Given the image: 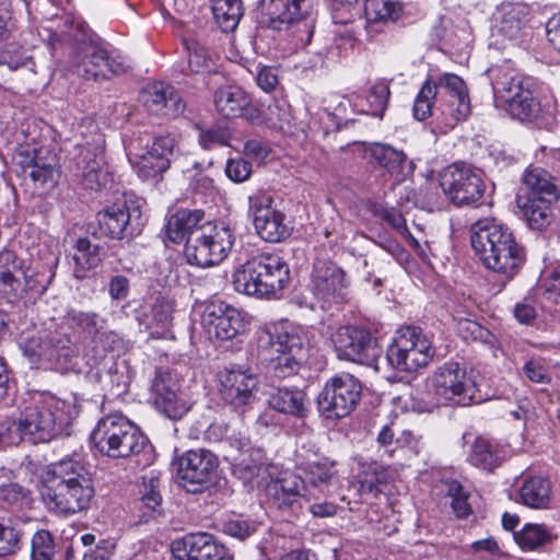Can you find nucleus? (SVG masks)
I'll return each instance as SVG.
<instances>
[{
	"instance_id": "nucleus-1",
	"label": "nucleus",
	"mask_w": 560,
	"mask_h": 560,
	"mask_svg": "<svg viewBox=\"0 0 560 560\" xmlns=\"http://www.w3.org/2000/svg\"><path fill=\"white\" fill-rule=\"evenodd\" d=\"M45 508L68 517L86 510L95 494L89 469L80 460L62 458L50 464L38 483Z\"/></svg>"
},
{
	"instance_id": "nucleus-2",
	"label": "nucleus",
	"mask_w": 560,
	"mask_h": 560,
	"mask_svg": "<svg viewBox=\"0 0 560 560\" xmlns=\"http://www.w3.org/2000/svg\"><path fill=\"white\" fill-rule=\"evenodd\" d=\"M472 249L482 265L512 279L525 262L524 248L508 225L494 218H483L470 228Z\"/></svg>"
},
{
	"instance_id": "nucleus-3",
	"label": "nucleus",
	"mask_w": 560,
	"mask_h": 560,
	"mask_svg": "<svg viewBox=\"0 0 560 560\" xmlns=\"http://www.w3.org/2000/svg\"><path fill=\"white\" fill-rule=\"evenodd\" d=\"M50 37L72 42L74 72L85 80L108 79L110 75L124 73L128 68L121 57L109 56L104 48L94 43L89 30L80 22L67 19L63 28L55 31Z\"/></svg>"
},
{
	"instance_id": "nucleus-4",
	"label": "nucleus",
	"mask_w": 560,
	"mask_h": 560,
	"mask_svg": "<svg viewBox=\"0 0 560 560\" xmlns=\"http://www.w3.org/2000/svg\"><path fill=\"white\" fill-rule=\"evenodd\" d=\"M289 281L288 262L277 254L264 253L241 265L233 273L232 283L238 293L277 299Z\"/></svg>"
},
{
	"instance_id": "nucleus-5",
	"label": "nucleus",
	"mask_w": 560,
	"mask_h": 560,
	"mask_svg": "<svg viewBox=\"0 0 560 560\" xmlns=\"http://www.w3.org/2000/svg\"><path fill=\"white\" fill-rule=\"evenodd\" d=\"M75 416V408L61 400L30 406L12 422L16 444L26 442L36 445L69 435L68 430Z\"/></svg>"
},
{
	"instance_id": "nucleus-6",
	"label": "nucleus",
	"mask_w": 560,
	"mask_h": 560,
	"mask_svg": "<svg viewBox=\"0 0 560 560\" xmlns=\"http://www.w3.org/2000/svg\"><path fill=\"white\" fill-rule=\"evenodd\" d=\"M91 442L101 454L116 459L141 453L147 438L125 416L113 413L98 420L91 433Z\"/></svg>"
},
{
	"instance_id": "nucleus-7",
	"label": "nucleus",
	"mask_w": 560,
	"mask_h": 560,
	"mask_svg": "<svg viewBox=\"0 0 560 560\" xmlns=\"http://www.w3.org/2000/svg\"><path fill=\"white\" fill-rule=\"evenodd\" d=\"M24 357L36 369L68 372L78 355L70 335L62 330H42L21 343Z\"/></svg>"
},
{
	"instance_id": "nucleus-8",
	"label": "nucleus",
	"mask_w": 560,
	"mask_h": 560,
	"mask_svg": "<svg viewBox=\"0 0 560 560\" xmlns=\"http://www.w3.org/2000/svg\"><path fill=\"white\" fill-rule=\"evenodd\" d=\"M489 73L495 100L512 117L530 120L538 116L540 103L534 95L530 79L510 75L502 68H492Z\"/></svg>"
},
{
	"instance_id": "nucleus-9",
	"label": "nucleus",
	"mask_w": 560,
	"mask_h": 560,
	"mask_svg": "<svg viewBox=\"0 0 560 560\" xmlns=\"http://www.w3.org/2000/svg\"><path fill=\"white\" fill-rule=\"evenodd\" d=\"M434 355L429 338L421 328L409 326L400 328L387 348L386 361L400 372H413L427 366Z\"/></svg>"
},
{
	"instance_id": "nucleus-10",
	"label": "nucleus",
	"mask_w": 560,
	"mask_h": 560,
	"mask_svg": "<svg viewBox=\"0 0 560 560\" xmlns=\"http://www.w3.org/2000/svg\"><path fill=\"white\" fill-rule=\"evenodd\" d=\"M233 243L234 235L229 226L210 224L187 241L184 254L189 265L207 268L223 261Z\"/></svg>"
},
{
	"instance_id": "nucleus-11",
	"label": "nucleus",
	"mask_w": 560,
	"mask_h": 560,
	"mask_svg": "<svg viewBox=\"0 0 560 560\" xmlns=\"http://www.w3.org/2000/svg\"><path fill=\"white\" fill-rule=\"evenodd\" d=\"M305 0H261V24L273 31L296 27V39L308 45L314 33V22L303 9Z\"/></svg>"
},
{
	"instance_id": "nucleus-12",
	"label": "nucleus",
	"mask_w": 560,
	"mask_h": 560,
	"mask_svg": "<svg viewBox=\"0 0 560 560\" xmlns=\"http://www.w3.org/2000/svg\"><path fill=\"white\" fill-rule=\"evenodd\" d=\"M339 359L373 366L381 358L382 348L372 332L361 326H341L331 335Z\"/></svg>"
},
{
	"instance_id": "nucleus-13",
	"label": "nucleus",
	"mask_w": 560,
	"mask_h": 560,
	"mask_svg": "<svg viewBox=\"0 0 560 560\" xmlns=\"http://www.w3.org/2000/svg\"><path fill=\"white\" fill-rule=\"evenodd\" d=\"M361 382L349 373H341L326 382L317 398L318 410L326 418L349 416L360 401Z\"/></svg>"
},
{
	"instance_id": "nucleus-14",
	"label": "nucleus",
	"mask_w": 560,
	"mask_h": 560,
	"mask_svg": "<svg viewBox=\"0 0 560 560\" xmlns=\"http://www.w3.org/2000/svg\"><path fill=\"white\" fill-rule=\"evenodd\" d=\"M97 221L101 232L113 240L131 238L144 226L141 205L126 196L100 211Z\"/></svg>"
},
{
	"instance_id": "nucleus-15",
	"label": "nucleus",
	"mask_w": 560,
	"mask_h": 560,
	"mask_svg": "<svg viewBox=\"0 0 560 560\" xmlns=\"http://www.w3.org/2000/svg\"><path fill=\"white\" fill-rule=\"evenodd\" d=\"M441 187L450 200L458 207L477 205L485 194L480 175L470 166L454 163L441 175Z\"/></svg>"
},
{
	"instance_id": "nucleus-16",
	"label": "nucleus",
	"mask_w": 560,
	"mask_h": 560,
	"mask_svg": "<svg viewBox=\"0 0 560 560\" xmlns=\"http://www.w3.org/2000/svg\"><path fill=\"white\" fill-rule=\"evenodd\" d=\"M150 390L156 409L170 419H180L190 409L180 393L179 378L170 368L155 369Z\"/></svg>"
},
{
	"instance_id": "nucleus-17",
	"label": "nucleus",
	"mask_w": 560,
	"mask_h": 560,
	"mask_svg": "<svg viewBox=\"0 0 560 560\" xmlns=\"http://www.w3.org/2000/svg\"><path fill=\"white\" fill-rule=\"evenodd\" d=\"M432 386L443 402L466 405L472 399L474 382L458 362H445L438 368L432 376Z\"/></svg>"
},
{
	"instance_id": "nucleus-18",
	"label": "nucleus",
	"mask_w": 560,
	"mask_h": 560,
	"mask_svg": "<svg viewBox=\"0 0 560 560\" xmlns=\"http://www.w3.org/2000/svg\"><path fill=\"white\" fill-rule=\"evenodd\" d=\"M218 467L214 453L205 448L189 450L178 458L177 478L187 491L195 493L212 481Z\"/></svg>"
},
{
	"instance_id": "nucleus-19",
	"label": "nucleus",
	"mask_w": 560,
	"mask_h": 560,
	"mask_svg": "<svg viewBox=\"0 0 560 560\" xmlns=\"http://www.w3.org/2000/svg\"><path fill=\"white\" fill-rule=\"evenodd\" d=\"M202 326L210 339L226 341L245 331L243 314L223 301L210 302L202 314Z\"/></svg>"
},
{
	"instance_id": "nucleus-20",
	"label": "nucleus",
	"mask_w": 560,
	"mask_h": 560,
	"mask_svg": "<svg viewBox=\"0 0 560 560\" xmlns=\"http://www.w3.org/2000/svg\"><path fill=\"white\" fill-rule=\"evenodd\" d=\"M257 348L259 353H293L307 355V340L302 329L284 320L272 324L258 334Z\"/></svg>"
},
{
	"instance_id": "nucleus-21",
	"label": "nucleus",
	"mask_w": 560,
	"mask_h": 560,
	"mask_svg": "<svg viewBox=\"0 0 560 560\" xmlns=\"http://www.w3.org/2000/svg\"><path fill=\"white\" fill-rule=\"evenodd\" d=\"M73 174L84 189L100 190L112 180L105 165L103 149L98 144L79 148L74 158Z\"/></svg>"
},
{
	"instance_id": "nucleus-22",
	"label": "nucleus",
	"mask_w": 560,
	"mask_h": 560,
	"mask_svg": "<svg viewBox=\"0 0 560 560\" xmlns=\"http://www.w3.org/2000/svg\"><path fill=\"white\" fill-rule=\"evenodd\" d=\"M347 288L346 273L335 262L325 259H317L314 262L311 290L319 302L343 300Z\"/></svg>"
},
{
	"instance_id": "nucleus-23",
	"label": "nucleus",
	"mask_w": 560,
	"mask_h": 560,
	"mask_svg": "<svg viewBox=\"0 0 560 560\" xmlns=\"http://www.w3.org/2000/svg\"><path fill=\"white\" fill-rule=\"evenodd\" d=\"M177 560H233L232 555L212 535L192 533L172 544Z\"/></svg>"
},
{
	"instance_id": "nucleus-24",
	"label": "nucleus",
	"mask_w": 560,
	"mask_h": 560,
	"mask_svg": "<svg viewBox=\"0 0 560 560\" xmlns=\"http://www.w3.org/2000/svg\"><path fill=\"white\" fill-rule=\"evenodd\" d=\"M175 139L171 136L156 137L142 154L129 158L139 177L144 180L158 179L170 168L174 154Z\"/></svg>"
},
{
	"instance_id": "nucleus-25",
	"label": "nucleus",
	"mask_w": 560,
	"mask_h": 560,
	"mask_svg": "<svg viewBox=\"0 0 560 560\" xmlns=\"http://www.w3.org/2000/svg\"><path fill=\"white\" fill-rule=\"evenodd\" d=\"M220 384L222 398L235 408L248 406L255 400L254 389L258 380L249 369H225L220 373Z\"/></svg>"
},
{
	"instance_id": "nucleus-26",
	"label": "nucleus",
	"mask_w": 560,
	"mask_h": 560,
	"mask_svg": "<svg viewBox=\"0 0 560 560\" xmlns=\"http://www.w3.org/2000/svg\"><path fill=\"white\" fill-rule=\"evenodd\" d=\"M365 156L374 168H380L393 177L397 183L405 180L413 173V162L394 147L374 142L365 149Z\"/></svg>"
},
{
	"instance_id": "nucleus-27",
	"label": "nucleus",
	"mask_w": 560,
	"mask_h": 560,
	"mask_svg": "<svg viewBox=\"0 0 560 560\" xmlns=\"http://www.w3.org/2000/svg\"><path fill=\"white\" fill-rule=\"evenodd\" d=\"M144 107L153 115L177 117L184 113L186 104L174 86L165 82H154L141 93Z\"/></svg>"
},
{
	"instance_id": "nucleus-28",
	"label": "nucleus",
	"mask_w": 560,
	"mask_h": 560,
	"mask_svg": "<svg viewBox=\"0 0 560 560\" xmlns=\"http://www.w3.org/2000/svg\"><path fill=\"white\" fill-rule=\"evenodd\" d=\"M436 86L438 96L446 95L447 105L441 109L442 114H448L455 120H463L470 114V100L468 89L464 80L454 73H443L438 80H432Z\"/></svg>"
},
{
	"instance_id": "nucleus-29",
	"label": "nucleus",
	"mask_w": 560,
	"mask_h": 560,
	"mask_svg": "<svg viewBox=\"0 0 560 560\" xmlns=\"http://www.w3.org/2000/svg\"><path fill=\"white\" fill-rule=\"evenodd\" d=\"M205 221V212L199 209H178L167 220L166 235L176 244L190 240L197 231H203L210 225Z\"/></svg>"
},
{
	"instance_id": "nucleus-30",
	"label": "nucleus",
	"mask_w": 560,
	"mask_h": 560,
	"mask_svg": "<svg viewBox=\"0 0 560 560\" xmlns=\"http://www.w3.org/2000/svg\"><path fill=\"white\" fill-rule=\"evenodd\" d=\"M271 409L299 419L308 413V400L306 394L298 387H277L268 397Z\"/></svg>"
},
{
	"instance_id": "nucleus-31",
	"label": "nucleus",
	"mask_w": 560,
	"mask_h": 560,
	"mask_svg": "<svg viewBox=\"0 0 560 560\" xmlns=\"http://www.w3.org/2000/svg\"><path fill=\"white\" fill-rule=\"evenodd\" d=\"M174 307L175 303L173 300L159 296L151 307V322H144L139 316L137 317L139 325H144L145 330H149L153 338L174 339L172 331Z\"/></svg>"
},
{
	"instance_id": "nucleus-32",
	"label": "nucleus",
	"mask_w": 560,
	"mask_h": 560,
	"mask_svg": "<svg viewBox=\"0 0 560 560\" xmlns=\"http://www.w3.org/2000/svg\"><path fill=\"white\" fill-rule=\"evenodd\" d=\"M521 502L529 509L546 510L551 508L553 486L549 478L535 475L527 476L518 490Z\"/></svg>"
},
{
	"instance_id": "nucleus-33",
	"label": "nucleus",
	"mask_w": 560,
	"mask_h": 560,
	"mask_svg": "<svg viewBox=\"0 0 560 560\" xmlns=\"http://www.w3.org/2000/svg\"><path fill=\"white\" fill-rule=\"evenodd\" d=\"M529 8L524 3H502L494 14V28L502 36L513 39L528 21Z\"/></svg>"
},
{
	"instance_id": "nucleus-34",
	"label": "nucleus",
	"mask_w": 560,
	"mask_h": 560,
	"mask_svg": "<svg viewBox=\"0 0 560 560\" xmlns=\"http://www.w3.org/2000/svg\"><path fill=\"white\" fill-rule=\"evenodd\" d=\"M522 182L527 189L524 199L555 202L560 196L552 176L544 168L534 167L526 170Z\"/></svg>"
},
{
	"instance_id": "nucleus-35",
	"label": "nucleus",
	"mask_w": 560,
	"mask_h": 560,
	"mask_svg": "<svg viewBox=\"0 0 560 560\" xmlns=\"http://www.w3.org/2000/svg\"><path fill=\"white\" fill-rule=\"evenodd\" d=\"M213 101L219 114L235 118L249 104V95L238 85H224L215 90Z\"/></svg>"
},
{
	"instance_id": "nucleus-36",
	"label": "nucleus",
	"mask_w": 560,
	"mask_h": 560,
	"mask_svg": "<svg viewBox=\"0 0 560 560\" xmlns=\"http://www.w3.org/2000/svg\"><path fill=\"white\" fill-rule=\"evenodd\" d=\"M74 248L75 253L72 256L73 276L81 280L86 278L88 271L101 264L103 248L86 237L79 238Z\"/></svg>"
},
{
	"instance_id": "nucleus-37",
	"label": "nucleus",
	"mask_w": 560,
	"mask_h": 560,
	"mask_svg": "<svg viewBox=\"0 0 560 560\" xmlns=\"http://www.w3.org/2000/svg\"><path fill=\"white\" fill-rule=\"evenodd\" d=\"M468 459L476 467L493 471L501 465L503 457L498 444L485 436H478L471 445Z\"/></svg>"
},
{
	"instance_id": "nucleus-38",
	"label": "nucleus",
	"mask_w": 560,
	"mask_h": 560,
	"mask_svg": "<svg viewBox=\"0 0 560 560\" xmlns=\"http://www.w3.org/2000/svg\"><path fill=\"white\" fill-rule=\"evenodd\" d=\"M555 538L551 529L545 524L527 523L521 530L514 532V540L524 551L539 550Z\"/></svg>"
},
{
	"instance_id": "nucleus-39",
	"label": "nucleus",
	"mask_w": 560,
	"mask_h": 560,
	"mask_svg": "<svg viewBox=\"0 0 560 560\" xmlns=\"http://www.w3.org/2000/svg\"><path fill=\"white\" fill-rule=\"evenodd\" d=\"M213 19L225 33L234 31L243 14L242 0H210Z\"/></svg>"
},
{
	"instance_id": "nucleus-40",
	"label": "nucleus",
	"mask_w": 560,
	"mask_h": 560,
	"mask_svg": "<svg viewBox=\"0 0 560 560\" xmlns=\"http://www.w3.org/2000/svg\"><path fill=\"white\" fill-rule=\"evenodd\" d=\"M254 226L257 234L266 242L277 243L289 236L284 214L277 210L268 215H258Z\"/></svg>"
},
{
	"instance_id": "nucleus-41",
	"label": "nucleus",
	"mask_w": 560,
	"mask_h": 560,
	"mask_svg": "<svg viewBox=\"0 0 560 560\" xmlns=\"http://www.w3.org/2000/svg\"><path fill=\"white\" fill-rule=\"evenodd\" d=\"M232 472L243 481L245 486H252L255 479L260 475L264 469L262 453L260 450L252 451L250 454L243 456L232 455Z\"/></svg>"
},
{
	"instance_id": "nucleus-42",
	"label": "nucleus",
	"mask_w": 560,
	"mask_h": 560,
	"mask_svg": "<svg viewBox=\"0 0 560 560\" xmlns=\"http://www.w3.org/2000/svg\"><path fill=\"white\" fill-rule=\"evenodd\" d=\"M540 200L524 199L517 197V206L521 209L528 226L532 230L540 231L549 224L550 205Z\"/></svg>"
},
{
	"instance_id": "nucleus-43",
	"label": "nucleus",
	"mask_w": 560,
	"mask_h": 560,
	"mask_svg": "<svg viewBox=\"0 0 560 560\" xmlns=\"http://www.w3.org/2000/svg\"><path fill=\"white\" fill-rule=\"evenodd\" d=\"M275 353V351H271L260 353V355L264 360L271 362V370L278 378H285L296 374L307 357L305 354L293 353H277V355L273 357Z\"/></svg>"
},
{
	"instance_id": "nucleus-44",
	"label": "nucleus",
	"mask_w": 560,
	"mask_h": 560,
	"mask_svg": "<svg viewBox=\"0 0 560 560\" xmlns=\"http://www.w3.org/2000/svg\"><path fill=\"white\" fill-rule=\"evenodd\" d=\"M299 469L303 471L306 480L314 487L328 483L336 472L334 463L327 458L301 462Z\"/></svg>"
},
{
	"instance_id": "nucleus-45",
	"label": "nucleus",
	"mask_w": 560,
	"mask_h": 560,
	"mask_svg": "<svg viewBox=\"0 0 560 560\" xmlns=\"http://www.w3.org/2000/svg\"><path fill=\"white\" fill-rule=\"evenodd\" d=\"M401 8L394 0H366L364 4L365 18L370 23L395 21Z\"/></svg>"
},
{
	"instance_id": "nucleus-46",
	"label": "nucleus",
	"mask_w": 560,
	"mask_h": 560,
	"mask_svg": "<svg viewBox=\"0 0 560 560\" xmlns=\"http://www.w3.org/2000/svg\"><path fill=\"white\" fill-rule=\"evenodd\" d=\"M36 276L37 275L34 271L23 266L22 270L14 277L16 279L18 289L20 290L15 291V287H7L4 289V293L9 299H21L28 292L37 294L43 293L46 288L44 284L39 283Z\"/></svg>"
},
{
	"instance_id": "nucleus-47",
	"label": "nucleus",
	"mask_w": 560,
	"mask_h": 560,
	"mask_svg": "<svg viewBox=\"0 0 560 560\" xmlns=\"http://www.w3.org/2000/svg\"><path fill=\"white\" fill-rule=\"evenodd\" d=\"M72 327L86 334L93 340L106 325V319L94 312L72 311L68 314Z\"/></svg>"
},
{
	"instance_id": "nucleus-48",
	"label": "nucleus",
	"mask_w": 560,
	"mask_h": 560,
	"mask_svg": "<svg viewBox=\"0 0 560 560\" xmlns=\"http://www.w3.org/2000/svg\"><path fill=\"white\" fill-rule=\"evenodd\" d=\"M0 501L18 509L30 508L33 503V493L18 482L2 483L0 485Z\"/></svg>"
},
{
	"instance_id": "nucleus-49",
	"label": "nucleus",
	"mask_w": 560,
	"mask_h": 560,
	"mask_svg": "<svg viewBox=\"0 0 560 560\" xmlns=\"http://www.w3.org/2000/svg\"><path fill=\"white\" fill-rule=\"evenodd\" d=\"M23 266L24 261L14 252L10 249L0 252V283L3 285V290L7 287H15V291L20 290L14 277L22 270Z\"/></svg>"
},
{
	"instance_id": "nucleus-50",
	"label": "nucleus",
	"mask_w": 560,
	"mask_h": 560,
	"mask_svg": "<svg viewBox=\"0 0 560 560\" xmlns=\"http://www.w3.org/2000/svg\"><path fill=\"white\" fill-rule=\"evenodd\" d=\"M275 497L280 505H290L301 497V491L304 489V482L301 478L292 476L283 478L275 483Z\"/></svg>"
},
{
	"instance_id": "nucleus-51",
	"label": "nucleus",
	"mask_w": 560,
	"mask_h": 560,
	"mask_svg": "<svg viewBox=\"0 0 560 560\" xmlns=\"http://www.w3.org/2000/svg\"><path fill=\"white\" fill-rule=\"evenodd\" d=\"M28 176L42 188H54L60 177V171L54 159L50 162L39 159L34 168L31 170Z\"/></svg>"
},
{
	"instance_id": "nucleus-52",
	"label": "nucleus",
	"mask_w": 560,
	"mask_h": 560,
	"mask_svg": "<svg viewBox=\"0 0 560 560\" xmlns=\"http://www.w3.org/2000/svg\"><path fill=\"white\" fill-rule=\"evenodd\" d=\"M56 552L55 538L47 529L37 530L32 537V560H52Z\"/></svg>"
},
{
	"instance_id": "nucleus-53",
	"label": "nucleus",
	"mask_w": 560,
	"mask_h": 560,
	"mask_svg": "<svg viewBox=\"0 0 560 560\" xmlns=\"http://www.w3.org/2000/svg\"><path fill=\"white\" fill-rule=\"evenodd\" d=\"M188 51V67L194 73H205L211 71L213 67L212 58L208 49L198 42L186 43Z\"/></svg>"
},
{
	"instance_id": "nucleus-54",
	"label": "nucleus",
	"mask_w": 560,
	"mask_h": 560,
	"mask_svg": "<svg viewBox=\"0 0 560 560\" xmlns=\"http://www.w3.org/2000/svg\"><path fill=\"white\" fill-rule=\"evenodd\" d=\"M438 97L436 86L432 79H428L420 89L413 104V116L418 120H424L432 115L433 101Z\"/></svg>"
},
{
	"instance_id": "nucleus-55",
	"label": "nucleus",
	"mask_w": 560,
	"mask_h": 560,
	"mask_svg": "<svg viewBox=\"0 0 560 560\" xmlns=\"http://www.w3.org/2000/svg\"><path fill=\"white\" fill-rule=\"evenodd\" d=\"M231 131L222 125H213L209 128H199L198 141L202 149L212 150L217 147L228 145L231 140Z\"/></svg>"
},
{
	"instance_id": "nucleus-56",
	"label": "nucleus",
	"mask_w": 560,
	"mask_h": 560,
	"mask_svg": "<svg viewBox=\"0 0 560 560\" xmlns=\"http://www.w3.org/2000/svg\"><path fill=\"white\" fill-rule=\"evenodd\" d=\"M411 440L412 434L409 431H401L400 435L397 436L393 424H385L378 432L376 439L378 445L384 447L389 456L393 455L396 448L408 446Z\"/></svg>"
},
{
	"instance_id": "nucleus-57",
	"label": "nucleus",
	"mask_w": 560,
	"mask_h": 560,
	"mask_svg": "<svg viewBox=\"0 0 560 560\" xmlns=\"http://www.w3.org/2000/svg\"><path fill=\"white\" fill-rule=\"evenodd\" d=\"M389 96V83L386 80H378L371 86L368 102L373 116L383 117L388 105Z\"/></svg>"
},
{
	"instance_id": "nucleus-58",
	"label": "nucleus",
	"mask_w": 560,
	"mask_h": 560,
	"mask_svg": "<svg viewBox=\"0 0 560 560\" xmlns=\"http://www.w3.org/2000/svg\"><path fill=\"white\" fill-rule=\"evenodd\" d=\"M160 479L158 477H143L141 493V503L149 512H159L162 503V497L160 494Z\"/></svg>"
},
{
	"instance_id": "nucleus-59",
	"label": "nucleus",
	"mask_w": 560,
	"mask_h": 560,
	"mask_svg": "<svg viewBox=\"0 0 560 560\" xmlns=\"http://www.w3.org/2000/svg\"><path fill=\"white\" fill-rule=\"evenodd\" d=\"M373 213L374 215L378 217L380 219L388 223L401 235L407 236L410 233L406 225V220L398 209L394 207L376 205L374 206Z\"/></svg>"
},
{
	"instance_id": "nucleus-60",
	"label": "nucleus",
	"mask_w": 560,
	"mask_h": 560,
	"mask_svg": "<svg viewBox=\"0 0 560 560\" xmlns=\"http://www.w3.org/2000/svg\"><path fill=\"white\" fill-rule=\"evenodd\" d=\"M20 532L11 524L0 523V556L15 552L20 547Z\"/></svg>"
},
{
	"instance_id": "nucleus-61",
	"label": "nucleus",
	"mask_w": 560,
	"mask_h": 560,
	"mask_svg": "<svg viewBox=\"0 0 560 560\" xmlns=\"http://www.w3.org/2000/svg\"><path fill=\"white\" fill-rule=\"evenodd\" d=\"M28 58L26 50L16 44H9L0 51V65L11 70L25 66Z\"/></svg>"
},
{
	"instance_id": "nucleus-62",
	"label": "nucleus",
	"mask_w": 560,
	"mask_h": 560,
	"mask_svg": "<svg viewBox=\"0 0 560 560\" xmlns=\"http://www.w3.org/2000/svg\"><path fill=\"white\" fill-rule=\"evenodd\" d=\"M523 373L533 383L548 384L550 375L545 361L540 358H532L525 362Z\"/></svg>"
},
{
	"instance_id": "nucleus-63",
	"label": "nucleus",
	"mask_w": 560,
	"mask_h": 560,
	"mask_svg": "<svg viewBox=\"0 0 560 560\" xmlns=\"http://www.w3.org/2000/svg\"><path fill=\"white\" fill-rule=\"evenodd\" d=\"M370 469L372 470V474H366L360 481L361 490L368 493L381 492L380 486L387 482V471L383 466L376 463L372 464Z\"/></svg>"
},
{
	"instance_id": "nucleus-64",
	"label": "nucleus",
	"mask_w": 560,
	"mask_h": 560,
	"mask_svg": "<svg viewBox=\"0 0 560 560\" xmlns=\"http://www.w3.org/2000/svg\"><path fill=\"white\" fill-rule=\"evenodd\" d=\"M225 174L232 182L243 183L252 174V164L242 158L230 159L226 162Z\"/></svg>"
}]
</instances>
